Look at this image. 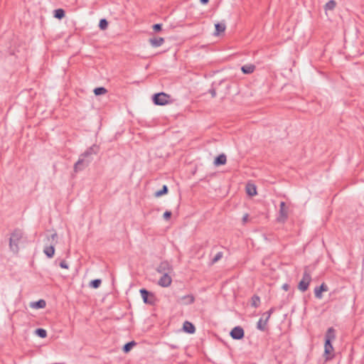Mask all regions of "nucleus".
<instances>
[{
	"label": "nucleus",
	"mask_w": 364,
	"mask_h": 364,
	"mask_svg": "<svg viewBox=\"0 0 364 364\" xmlns=\"http://www.w3.org/2000/svg\"><path fill=\"white\" fill-rule=\"evenodd\" d=\"M23 232L19 229H16L11 233L9 239V247L14 253H18L19 250L18 244L23 237Z\"/></svg>",
	"instance_id": "obj_1"
},
{
	"label": "nucleus",
	"mask_w": 364,
	"mask_h": 364,
	"mask_svg": "<svg viewBox=\"0 0 364 364\" xmlns=\"http://www.w3.org/2000/svg\"><path fill=\"white\" fill-rule=\"evenodd\" d=\"M58 235L56 232H54L50 235V236L47 237V240L49 244H46L43 248L44 254L48 257L51 258L53 257L55 254V247L54 246L57 243Z\"/></svg>",
	"instance_id": "obj_2"
},
{
	"label": "nucleus",
	"mask_w": 364,
	"mask_h": 364,
	"mask_svg": "<svg viewBox=\"0 0 364 364\" xmlns=\"http://www.w3.org/2000/svg\"><path fill=\"white\" fill-rule=\"evenodd\" d=\"M171 96L164 92L156 93L152 96L153 102L156 105H165L169 103Z\"/></svg>",
	"instance_id": "obj_3"
},
{
	"label": "nucleus",
	"mask_w": 364,
	"mask_h": 364,
	"mask_svg": "<svg viewBox=\"0 0 364 364\" xmlns=\"http://www.w3.org/2000/svg\"><path fill=\"white\" fill-rule=\"evenodd\" d=\"M311 281V277L309 272H308L307 268H305L302 279L298 284V289L302 292L306 291L309 288Z\"/></svg>",
	"instance_id": "obj_4"
},
{
	"label": "nucleus",
	"mask_w": 364,
	"mask_h": 364,
	"mask_svg": "<svg viewBox=\"0 0 364 364\" xmlns=\"http://www.w3.org/2000/svg\"><path fill=\"white\" fill-rule=\"evenodd\" d=\"M99 150V146L96 144H93L92 146L87 149V150L80 156H82L83 158L86 159H88V161L91 162L93 160V156L97 154Z\"/></svg>",
	"instance_id": "obj_5"
},
{
	"label": "nucleus",
	"mask_w": 364,
	"mask_h": 364,
	"mask_svg": "<svg viewBox=\"0 0 364 364\" xmlns=\"http://www.w3.org/2000/svg\"><path fill=\"white\" fill-rule=\"evenodd\" d=\"M139 292L143 299V301L145 304H154V301H155V296L153 294V293L149 291L146 289H141L139 290Z\"/></svg>",
	"instance_id": "obj_6"
},
{
	"label": "nucleus",
	"mask_w": 364,
	"mask_h": 364,
	"mask_svg": "<svg viewBox=\"0 0 364 364\" xmlns=\"http://www.w3.org/2000/svg\"><path fill=\"white\" fill-rule=\"evenodd\" d=\"M88 159L80 156L78 160L74 165V170L75 172L84 170L90 164Z\"/></svg>",
	"instance_id": "obj_7"
},
{
	"label": "nucleus",
	"mask_w": 364,
	"mask_h": 364,
	"mask_svg": "<svg viewBox=\"0 0 364 364\" xmlns=\"http://www.w3.org/2000/svg\"><path fill=\"white\" fill-rule=\"evenodd\" d=\"M230 335L235 340H240L244 338L245 332L242 327L235 326L231 330Z\"/></svg>",
	"instance_id": "obj_8"
},
{
	"label": "nucleus",
	"mask_w": 364,
	"mask_h": 364,
	"mask_svg": "<svg viewBox=\"0 0 364 364\" xmlns=\"http://www.w3.org/2000/svg\"><path fill=\"white\" fill-rule=\"evenodd\" d=\"M172 270L173 269L171 265L167 261L161 262L157 267V272L161 274H170Z\"/></svg>",
	"instance_id": "obj_9"
},
{
	"label": "nucleus",
	"mask_w": 364,
	"mask_h": 364,
	"mask_svg": "<svg viewBox=\"0 0 364 364\" xmlns=\"http://www.w3.org/2000/svg\"><path fill=\"white\" fill-rule=\"evenodd\" d=\"M169 274H170L168 273L162 274V276L161 277L158 282L159 285L163 287H169L172 282V279Z\"/></svg>",
	"instance_id": "obj_10"
},
{
	"label": "nucleus",
	"mask_w": 364,
	"mask_h": 364,
	"mask_svg": "<svg viewBox=\"0 0 364 364\" xmlns=\"http://www.w3.org/2000/svg\"><path fill=\"white\" fill-rule=\"evenodd\" d=\"M328 288L327 285L324 283H322L321 286L316 287L314 289V294L316 298L321 299L322 298V292L327 291Z\"/></svg>",
	"instance_id": "obj_11"
},
{
	"label": "nucleus",
	"mask_w": 364,
	"mask_h": 364,
	"mask_svg": "<svg viewBox=\"0 0 364 364\" xmlns=\"http://www.w3.org/2000/svg\"><path fill=\"white\" fill-rule=\"evenodd\" d=\"M280 209H279V215L278 217V220L279 221H282V222H284L285 221V220L287 218V211L286 210V208H285V203L284 202H281L280 203Z\"/></svg>",
	"instance_id": "obj_12"
},
{
	"label": "nucleus",
	"mask_w": 364,
	"mask_h": 364,
	"mask_svg": "<svg viewBox=\"0 0 364 364\" xmlns=\"http://www.w3.org/2000/svg\"><path fill=\"white\" fill-rule=\"evenodd\" d=\"M195 298L192 294L183 296L178 299V302L183 305L191 304L194 302Z\"/></svg>",
	"instance_id": "obj_13"
},
{
	"label": "nucleus",
	"mask_w": 364,
	"mask_h": 364,
	"mask_svg": "<svg viewBox=\"0 0 364 364\" xmlns=\"http://www.w3.org/2000/svg\"><path fill=\"white\" fill-rule=\"evenodd\" d=\"M164 41L165 40L162 37H154L149 39V42L154 48L161 46Z\"/></svg>",
	"instance_id": "obj_14"
},
{
	"label": "nucleus",
	"mask_w": 364,
	"mask_h": 364,
	"mask_svg": "<svg viewBox=\"0 0 364 364\" xmlns=\"http://www.w3.org/2000/svg\"><path fill=\"white\" fill-rule=\"evenodd\" d=\"M226 161V155L225 154H221L215 158L213 164L215 166H219L225 164Z\"/></svg>",
	"instance_id": "obj_15"
},
{
	"label": "nucleus",
	"mask_w": 364,
	"mask_h": 364,
	"mask_svg": "<svg viewBox=\"0 0 364 364\" xmlns=\"http://www.w3.org/2000/svg\"><path fill=\"white\" fill-rule=\"evenodd\" d=\"M246 193L250 196H254L257 195V188L255 183H246Z\"/></svg>",
	"instance_id": "obj_16"
},
{
	"label": "nucleus",
	"mask_w": 364,
	"mask_h": 364,
	"mask_svg": "<svg viewBox=\"0 0 364 364\" xmlns=\"http://www.w3.org/2000/svg\"><path fill=\"white\" fill-rule=\"evenodd\" d=\"M255 70V65L253 64H246L241 67L242 73L245 75L252 73Z\"/></svg>",
	"instance_id": "obj_17"
},
{
	"label": "nucleus",
	"mask_w": 364,
	"mask_h": 364,
	"mask_svg": "<svg viewBox=\"0 0 364 364\" xmlns=\"http://www.w3.org/2000/svg\"><path fill=\"white\" fill-rule=\"evenodd\" d=\"M215 31L214 33L215 36H218L220 33H223L225 31L226 26L224 22L217 23L215 24Z\"/></svg>",
	"instance_id": "obj_18"
},
{
	"label": "nucleus",
	"mask_w": 364,
	"mask_h": 364,
	"mask_svg": "<svg viewBox=\"0 0 364 364\" xmlns=\"http://www.w3.org/2000/svg\"><path fill=\"white\" fill-rule=\"evenodd\" d=\"M183 328L186 332L189 333H193L196 331L194 325L189 321H185L183 323Z\"/></svg>",
	"instance_id": "obj_19"
},
{
	"label": "nucleus",
	"mask_w": 364,
	"mask_h": 364,
	"mask_svg": "<svg viewBox=\"0 0 364 364\" xmlns=\"http://www.w3.org/2000/svg\"><path fill=\"white\" fill-rule=\"evenodd\" d=\"M46 302L43 299H39L37 301L33 302L31 304V306L34 309H43L46 307Z\"/></svg>",
	"instance_id": "obj_20"
},
{
	"label": "nucleus",
	"mask_w": 364,
	"mask_h": 364,
	"mask_svg": "<svg viewBox=\"0 0 364 364\" xmlns=\"http://www.w3.org/2000/svg\"><path fill=\"white\" fill-rule=\"evenodd\" d=\"M65 16V12L63 9L54 10V17L58 19H62Z\"/></svg>",
	"instance_id": "obj_21"
},
{
	"label": "nucleus",
	"mask_w": 364,
	"mask_h": 364,
	"mask_svg": "<svg viewBox=\"0 0 364 364\" xmlns=\"http://www.w3.org/2000/svg\"><path fill=\"white\" fill-rule=\"evenodd\" d=\"M251 305L252 307L257 308L260 305V298L257 295H253L251 298Z\"/></svg>",
	"instance_id": "obj_22"
},
{
	"label": "nucleus",
	"mask_w": 364,
	"mask_h": 364,
	"mask_svg": "<svg viewBox=\"0 0 364 364\" xmlns=\"http://www.w3.org/2000/svg\"><path fill=\"white\" fill-rule=\"evenodd\" d=\"M136 342L132 341H130V342H128L122 348L123 349V351L124 353H128L131 350V349L134 346H136Z\"/></svg>",
	"instance_id": "obj_23"
},
{
	"label": "nucleus",
	"mask_w": 364,
	"mask_h": 364,
	"mask_svg": "<svg viewBox=\"0 0 364 364\" xmlns=\"http://www.w3.org/2000/svg\"><path fill=\"white\" fill-rule=\"evenodd\" d=\"M336 6V2L334 0L328 1L324 6L325 10H333Z\"/></svg>",
	"instance_id": "obj_24"
},
{
	"label": "nucleus",
	"mask_w": 364,
	"mask_h": 364,
	"mask_svg": "<svg viewBox=\"0 0 364 364\" xmlns=\"http://www.w3.org/2000/svg\"><path fill=\"white\" fill-rule=\"evenodd\" d=\"M335 333L334 329L331 327L327 330V332L325 336V338H329V340H333L335 338Z\"/></svg>",
	"instance_id": "obj_25"
},
{
	"label": "nucleus",
	"mask_w": 364,
	"mask_h": 364,
	"mask_svg": "<svg viewBox=\"0 0 364 364\" xmlns=\"http://www.w3.org/2000/svg\"><path fill=\"white\" fill-rule=\"evenodd\" d=\"M94 93L96 96L105 94L107 90L104 87H98L94 89Z\"/></svg>",
	"instance_id": "obj_26"
},
{
	"label": "nucleus",
	"mask_w": 364,
	"mask_h": 364,
	"mask_svg": "<svg viewBox=\"0 0 364 364\" xmlns=\"http://www.w3.org/2000/svg\"><path fill=\"white\" fill-rule=\"evenodd\" d=\"M333 346H324V355L326 356V360H329L332 358L331 356H328V355L333 351Z\"/></svg>",
	"instance_id": "obj_27"
},
{
	"label": "nucleus",
	"mask_w": 364,
	"mask_h": 364,
	"mask_svg": "<svg viewBox=\"0 0 364 364\" xmlns=\"http://www.w3.org/2000/svg\"><path fill=\"white\" fill-rule=\"evenodd\" d=\"M167 192H168V187L166 185H164L161 190H159V191L155 192L154 196L158 198V197H160V196L167 193Z\"/></svg>",
	"instance_id": "obj_28"
},
{
	"label": "nucleus",
	"mask_w": 364,
	"mask_h": 364,
	"mask_svg": "<svg viewBox=\"0 0 364 364\" xmlns=\"http://www.w3.org/2000/svg\"><path fill=\"white\" fill-rule=\"evenodd\" d=\"M102 283V280L100 279H96L92 280L90 283V287L94 289H97Z\"/></svg>",
	"instance_id": "obj_29"
},
{
	"label": "nucleus",
	"mask_w": 364,
	"mask_h": 364,
	"mask_svg": "<svg viewBox=\"0 0 364 364\" xmlns=\"http://www.w3.org/2000/svg\"><path fill=\"white\" fill-rule=\"evenodd\" d=\"M223 256V252H218L212 259L210 264H213L218 262Z\"/></svg>",
	"instance_id": "obj_30"
},
{
	"label": "nucleus",
	"mask_w": 364,
	"mask_h": 364,
	"mask_svg": "<svg viewBox=\"0 0 364 364\" xmlns=\"http://www.w3.org/2000/svg\"><path fill=\"white\" fill-rule=\"evenodd\" d=\"M36 334L39 336L40 338H44L47 336V332L43 328H37L36 330Z\"/></svg>",
	"instance_id": "obj_31"
},
{
	"label": "nucleus",
	"mask_w": 364,
	"mask_h": 364,
	"mask_svg": "<svg viewBox=\"0 0 364 364\" xmlns=\"http://www.w3.org/2000/svg\"><path fill=\"white\" fill-rule=\"evenodd\" d=\"M99 27L101 30H105L108 27V21L105 18L100 19L99 22Z\"/></svg>",
	"instance_id": "obj_32"
},
{
	"label": "nucleus",
	"mask_w": 364,
	"mask_h": 364,
	"mask_svg": "<svg viewBox=\"0 0 364 364\" xmlns=\"http://www.w3.org/2000/svg\"><path fill=\"white\" fill-rule=\"evenodd\" d=\"M267 324H264V321H263L262 318H259L257 323V328L260 331H264L265 326Z\"/></svg>",
	"instance_id": "obj_33"
},
{
	"label": "nucleus",
	"mask_w": 364,
	"mask_h": 364,
	"mask_svg": "<svg viewBox=\"0 0 364 364\" xmlns=\"http://www.w3.org/2000/svg\"><path fill=\"white\" fill-rule=\"evenodd\" d=\"M152 28L155 32H159L162 30V24L161 23H156V24L153 25Z\"/></svg>",
	"instance_id": "obj_34"
},
{
	"label": "nucleus",
	"mask_w": 364,
	"mask_h": 364,
	"mask_svg": "<svg viewBox=\"0 0 364 364\" xmlns=\"http://www.w3.org/2000/svg\"><path fill=\"white\" fill-rule=\"evenodd\" d=\"M273 311H274V309H273V308H272V309H269V310L266 313V314H267V317H266V318H265V320H264V324H267V321H268V320H269V317H270L271 314H272Z\"/></svg>",
	"instance_id": "obj_35"
},
{
	"label": "nucleus",
	"mask_w": 364,
	"mask_h": 364,
	"mask_svg": "<svg viewBox=\"0 0 364 364\" xmlns=\"http://www.w3.org/2000/svg\"><path fill=\"white\" fill-rule=\"evenodd\" d=\"M60 267L63 269H68V264L65 260H62L60 264Z\"/></svg>",
	"instance_id": "obj_36"
},
{
	"label": "nucleus",
	"mask_w": 364,
	"mask_h": 364,
	"mask_svg": "<svg viewBox=\"0 0 364 364\" xmlns=\"http://www.w3.org/2000/svg\"><path fill=\"white\" fill-rule=\"evenodd\" d=\"M171 216V211H166L164 213V218L165 220H168Z\"/></svg>",
	"instance_id": "obj_37"
},
{
	"label": "nucleus",
	"mask_w": 364,
	"mask_h": 364,
	"mask_svg": "<svg viewBox=\"0 0 364 364\" xmlns=\"http://www.w3.org/2000/svg\"><path fill=\"white\" fill-rule=\"evenodd\" d=\"M209 93L211 95L212 97H216V91L215 88H211L209 90Z\"/></svg>",
	"instance_id": "obj_38"
},
{
	"label": "nucleus",
	"mask_w": 364,
	"mask_h": 364,
	"mask_svg": "<svg viewBox=\"0 0 364 364\" xmlns=\"http://www.w3.org/2000/svg\"><path fill=\"white\" fill-rule=\"evenodd\" d=\"M331 340H329V338H325V344L324 346H331Z\"/></svg>",
	"instance_id": "obj_39"
},
{
	"label": "nucleus",
	"mask_w": 364,
	"mask_h": 364,
	"mask_svg": "<svg viewBox=\"0 0 364 364\" xmlns=\"http://www.w3.org/2000/svg\"><path fill=\"white\" fill-rule=\"evenodd\" d=\"M248 220V215L247 214H245L243 218H242V221L243 223H246Z\"/></svg>",
	"instance_id": "obj_40"
},
{
	"label": "nucleus",
	"mask_w": 364,
	"mask_h": 364,
	"mask_svg": "<svg viewBox=\"0 0 364 364\" xmlns=\"http://www.w3.org/2000/svg\"><path fill=\"white\" fill-rule=\"evenodd\" d=\"M289 286L287 284H284L282 286V289H284L285 291H287L289 289Z\"/></svg>",
	"instance_id": "obj_41"
},
{
	"label": "nucleus",
	"mask_w": 364,
	"mask_h": 364,
	"mask_svg": "<svg viewBox=\"0 0 364 364\" xmlns=\"http://www.w3.org/2000/svg\"><path fill=\"white\" fill-rule=\"evenodd\" d=\"M200 3L203 4H207L209 0H200Z\"/></svg>",
	"instance_id": "obj_42"
}]
</instances>
